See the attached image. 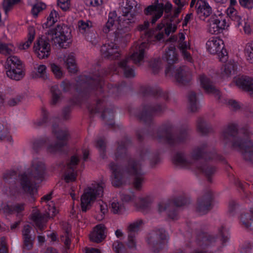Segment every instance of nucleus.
<instances>
[{
	"label": "nucleus",
	"instance_id": "nucleus-45",
	"mask_svg": "<svg viewBox=\"0 0 253 253\" xmlns=\"http://www.w3.org/2000/svg\"><path fill=\"white\" fill-rule=\"evenodd\" d=\"M21 99L22 97L20 96L11 98L7 100V104L9 106H13L18 104L21 101Z\"/></svg>",
	"mask_w": 253,
	"mask_h": 253
},
{
	"label": "nucleus",
	"instance_id": "nucleus-57",
	"mask_svg": "<svg viewBox=\"0 0 253 253\" xmlns=\"http://www.w3.org/2000/svg\"><path fill=\"white\" fill-rule=\"evenodd\" d=\"M31 231L30 227L29 225L25 226L23 230V238L31 237L30 233Z\"/></svg>",
	"mask_w": 253,
	"mask_h": 253
},
{
	"label": "nucleus",
	"instance_id": "nucleus-37",
	"mask_svg": "<svg viewBox=\"0 0 253 253\" xmlns=\"http://www.w3.org/2000/svg\"><path fill=\"white\" fill-rule=\"evenodd\" d=\"M245 53L247 60L249 62L253 64V41L247 44Z\"/></svg>",
	"mask_w": 253,
	"mask_h": 253
},
{
	"label": "nucleus",
	"instance_id": "nucleus-61",
	"mask_svg": "<svg viewBox=\"0 0 253 253\" xmlns=\"http://www.w3.org/2000/svg\"><path fill=\"white\" fill-rule=\"evenodd\" d=\"M192 17V13H188L186 15L184 19V22L183 23V26H185L187 25L190 19H191Z\"/></svg>",
	"mask_w": 253,
	"mask_h": 253
},
{
	"label": "nucleus",
	"instance_id": "nucleus-17",
	"mask_svg": "<svg viewBox=\"0 0 253 253\" xmlns=\"http://www.w3.org/2000/svg\"><path fill=\"white\" fill-rule=\"evenodd\" d=\"M147 48V43L145 42H142L140 44L137 45L133 53L130 57L127 58L129 59L128 62L130 60H132L134 63L140 62L143 59L144 52Z\"/></svg>",
	"mask_w": 253,
	"mask_h": 253
},
{
	"label": "nucleus",
	"instance_id": "nucleus-64",
	"mask_svg": "<svg viewBox=\"0 0 253 253\" xmlns=\"http://www.w3.org/2000/svg\"><path fill=\"white\" fill-rule=\"evenodd\" d=\"M85 253H100L98 250L96 249H85Z\"/></svg>",
	"mask_w": 253,
	"mask_h": 253
},
{
	"label": "nucleus",
	"instance_id": "nucleus-53",
	"mask_svg": "<svg viewBox=\"0 0 253 253\" xmlns=\"http://www.w3.org/2000/svg\"><path fill=\"white\" fill-rule=\"evenodd\" d=\"M123 247V244L118 241H115L113 244V249L117 253H120L122 250Z\"/></svg>",
	"mask_w": 253,
	"mask_h": 253
},
{
	"label": "nucleus",
	"instance_id": "nucleus-59",
	"mask_svg": "<svg viewBox=\"0 0 253 253\" xmlns=\"http://www.w3.org/2000/svg\"><path fill=\"white\" fill-rule=\"evenodd\" d=\"M149 25V22L148 21H145L143 24L139 25L137 27V29L139 31H145L148 28Z\"/></svg>",
	"mask_w": 253,
	"mask_h": 253
},
{
	"label": "nucleus",
	"instance_id": "nucleus-1",
	"mask_svg": "<svg viewBox=\"0 0 253 253\" xmlns=\"http://www.w3.org/2000/svg\"><path fill=\"white\" fill-rule=\"evenodd\" d=\"M45 169V165L42 161L34 160L30 169L20 176V191L34 194L36 189L32 187L31 181L33 179H41L44 174Z\"/></svg>",
	"mask_w": 253,
	"mask_h": 253
},
{
	"label": "nucleus",
	"instance_id": "nucleus-35",
	"mask_svg": "<svg viewBox=\"0 0 253 253\" xmlns=\"http://www.w3.org/2000/svg\"><path fill=\"white\" fill-rule=\"evenodd\" d=\"M21 0H3L2 8L7 14L13 7V6L20 2Z\"/></svg>",
	"mask_w": 253,
	"mask_h": 253
},
{
	"label": "nucleus",
	"instance_id": "nucleus-32",
	"mask_svg": "<svg viewBox=\"0 0 253 253\" xmlns=\"http://www.w3.org/2000/svg\"><path fill=\"white\" fill-rule=\"evenodd\" d=\"M147 241L148 244L153 248L154 252H158L157 249H155V247H160L162 243V242L160 240V238L154 233L151 234L149 236Z\"/></svg>",
	"mask_w": 253,
	"mask_h": 253
},
{
	"label": "nucleus",
	"instance_id": "nucleus-4",
	"mask_svg": "<svg viewBox=\"0 0 253 253\" xmlns=\"http://www.w3.org/2000/svg\"><path fill=\"white\" fill-rule=\"evenodd\" d=\"M48 38L52 43L62 48H66L71 42V34L68 28L58 25L47 32Z\"/></svg>",
	"mask_w": 253,
	"mask_h": 253
},
{
	"label": "nucleus",
	"instance_id": "nucleus-54",
	"mask_svg": "<svg viewBox=\"0 0 253 253\" xmlns=\"http://www.w3.org/2000/svg\"><path fill=\"white\" fill-rule=\"evenodd\" d=\"M99 206L100 211L103 214L106 213L108 211L107 206L106 203L102 201H100L98 203Z\"/></svg>",
	"mask_w": 253,
	"mask_h": 253
},
{
	"label": "nucleus",
	"instance_id": "nucleus-52",
	"mask_svg": "<svg viewBox=\"0 0 253 253\" xmlns=\"http://www.w3.org/2000/svg\"><path fill=\"white\" fill-rule=\"evenodd\" d=\"M253 0H239L240 4L243 7L251 9L253 8Z\"/></svg>",
	"mask_w": 253,
	"mask_h": 253
},
{
	"label": "nucleus",
	"instance_id": "nucleus-55",
	"mask_svg": "<svg viewBox=\"0 0 253 253\" xmlns=\"http://www.w3.org/2000/svg\"><path fill=\"white\" fill-rule=\"evenodd\" d=\"M24 238V242L25 246L28 249H30L32 247V242L31 237H26Z\"/></svg>",
	"mask_w": 253,
	"mask_h": 253
},
{
	"label": "nucleus",
	"instance_id": "nucleus-26",
	"mask_svg": "<svg viewBox=\"0 0 253 253\" xmlns=\"http://www.w3.org/2000/svg\"><path fill=\"white\" fill-rule=\"evenodd\" d=\"M128 58H125L121 60L119 63V66L121 68H124V75L125 77L127 78H132L136 77V74L131 68L127 67L128 64Z\"/></svg>",
	"mask_w": 253,
	"mask_h": 253
},
{
	"label": "nucleus",
	"instance_id": "nucleus-46",
	"mask_svg": "<svg viewBox=\"0 0 253 253\" xmlns=\"http://www.w3.org/2000/svg\"><path fill=\"white\" fill-rule=\"evenodd\" d=\"M58 5L63 10H66L69 8L70 5L69 0H58Z\"/></svg>",
	"mask_w": 253,
	"mask_h": 253
},
{
	"label": "nucleus",
	"instance_id": "nucleus-36",
	"mask_svg": "<svg viewBox=\"0 0 253 253\" xmlns=\"http://www.w3.org/2000/svg\"><path fill=\"white\" fill-rule=\"evenodd\" d=\"M241 23L242 24L240 25V27H237L239 28V30L241 32H242V30H243L245 34H250L253 31L252 23L249 21H243L241 20Z\"/></svg>",
	"mask_w": 253,
	"mask_h": 253
},
{
	"label": "nucleus",
	"instance_id": "nucleus-21",
	"mask_svg": "<svg viewBox=\"0 0 253 253\" xmlns=\"http://www.w3.org/2000/svg\"><path fill=\"white\" fill-rule=\"evenodd\" d=\"M185 39V35L182 33H179L178 40L179 49L181 51L183 57L185 59L190 61L191 60V56L190 53L187 51V50L190 48V45L188 43L184 42Z\"/></svg>",
	"mask_w": 253,
	"mask_h": 253
},
{
	"label": "nucleus",
	"instance_id": "nucleus-56",
	"mask_svg": "<svg viewBox=\"0 0 253 253\" xmlns=\"http://www.w3.org/2000/svg\"><path fill=\"white\" fill-rule=\"evenodd\" d=\"M127 245L128 247L132 248L135 245V239L133 236H129L128 237V242Z\"/></svg>",
	"mask_w": 253,
	"mask_h": 253
},
{
	"label": "nucleus",
	"instance_id": "nucleus-24",
	"mask_svg": "<svg viewBox=\"0 0 253 253\" xmlns=\"http://www.w3.org/2000/svg\"><path fill=\"white\" fill-rule=\"evenodd\" d=\"M35 35V30L34 27L30 26L28 28V39L24 42H20L18 47L20 50H25L28 49L33 42Z\"/></svg>",
	"mask_w": 253,
	"mask_h": 253
},
{
	"label": "nucleus",
	"instance_id": "nucleus-40",
	"mask_svg": "<svg viewBox=\"0 0 253 253\" xmlns=\"http://www.w3.org/2000/svg\"><path fill=\"white\" fill-rule=\"evenodd\" d=\"M51 70L55 76L57 78H62L63 76V72L59 65L54 63L51 64Z\"/></svg>",
	"mask_w": 253,
	"mask_h": 253
},
{
	"label": "nucleus",
	"instance_id": "nucleus-44",
	"mask_svg": "<svg viewBox=\"0 0 253 253\" xmlns=\"http://www.w3.org/2000/svg\"><path fill=\"white\" fill-rule=\"evenodd\" d=\"M223 103L227 104L233 109L236 110L240 107L239 103L233 99H224Z\"/></svg>",
	"mask_w": 253,
	"mask_h": 253
},
{
	"label": "nucleus",
	"instance_id": "nucleus-58",
	"mask_svg": "<svg viewBox=\"0 0 253 253\" xmlns=\"http://www.w3.org/2000/svg\"><path fill=\"white\" fill-rule=\"evenodd\" d=\"M142 183V178L140 177H136L134 181V186L135 188L139 189L141 187Z\"/></svg>",
	"mask_w": 253,
	"mask_h": 253
},
{
	"label": "nucleus",
	"instance_id": "nucleus-18",
	"mask_svg": "<svg viewBox=\"0 0 253 253\" xmlns=\"http://www.w3.org/2000/svg\"><path fill=\"white\" fill-rule=\"evenodd\" d=\"M63 60L67 69L70 73L75 74L77 72L78 68L74 53H66L64 55Z\"/></svg>",
	"mask_w": 253,
	"mask_h": 253
},
{
	"label": "nucleus",
	"instance_id": "nucleus-9",
	"mask_svg": "<svg viewBox=\"0 0 253 253\" xmlns=\"http://www.w3.org/2000/svg\"><path fill=\"white\" fill-rule=\"evenodd\" d=\"M171 9L172 4L170 3L167 2L164 5L163 3L155 0L153 4L148 6L145 9V14L152 16V23L154 24L163 15L164 10L166 13H169Z\"/></svg>",
	"mask_w": 253,
	"mask_h": 253
},
{
	"label": "nucleus",
	"instance_id": "nucleus-20",
	"mask_svg": "<svg viewBox=\"0 0 253 253\" xmlns=\"http://www.w3.org/2000/svg\"><path fill=\"white\" fill-rule=\"evenodd\" d=\"M10 125L5 122H0V140L12 143L13 140L9 134Z\"/></svg>",
	"mask_w": 253,
	"mask_h": 253
},
{
	"label": "nucleus",
	"instance_id": "nucleus-12",
	"mask_svg": "<svg viewBox=\"0 0 253 253\" xmlns=\"http://www.w3.org/2000/svg\"><path fill=\"white\" fill-rule=\"evenodd\" d=\"M196 8L199 18L204 20L212 13V8L205 0H198L196 2Z\"/></svg>",
	"mask_w": 253,
	"mask_h": 253
},
{
	"label": "nucleus",
	"instance_id": "nucleus-62",
	"mask_svg": "<svg viewBox=\"0 0 253 253\" xmlns=\"http://www.w3.org/2000/svg\"><path fill=\"white\" fill-rule=\"evenodd\" d=\"M161 64L158 61H157L156 65L155 66L153 65L152 67V71H153V73L154 74L158 73V71L161 68Z\"/></svg>",
	"mask_w": 253,
	"mask_h": 253
},
{
	"label": "nucleus",
	"instance_id": "nucleus-50",
	"mask_svg": "<svg viewBox=\"0 0 253 253\" xmlns=\"http://www.w3.org/2000/svg\"><path fill=\"white\" fill-rule=\"evenodd\" d=\"M38 73L40 74V75L38 76L39 78H44L46 77V67L44 65H41L38 68Z\"/></svg>",
	"mask_w": 253,
	"mask_h": 253
},
{
	"label": "nucleus",
	"instance_id": "nucleus-13",
	"mask_svg": "<svg viewBox=\"0 0 253 253\" xmlns=\"http://www.w3.org/2000/svg\"><path fill=\"white\" fill-rule=\"evenodd\" d=\"M102 54L105 57L112 59L116 58L120 55V50L116 43L111 42L103 45L100 49Z\"/></svg>",
	"mask_w": 253,
	"mask_h": 253
},
{
	"label": "nucleus",
	"instance_id": "nucleus-16",
	"mask_svg": "<svg viewBox=\"0 0 253 253\" xmlns=\"http://www.w3.org/2000/svg\"><path fill=\"white\" fill-rule=\"evenodd\" d=\"M79 161V157L78 155H75L71 157L70 162L68 166V171L65 173L64 176V180L67 182H72L76 180L77 174L74 171L73 167L77 165Z\"/></svg>",
	"mask_w": 253,
	"mask_h": 253
},
{
	"label": "nucleus",
	"instance_id": "nucleus-31",
	"mask_svg": "<svg viewBox=\"0 0 253 253\" xmlns=\"http://www.w3.org/2000/svg\"><path fill=\"white\" fill-rule=\"evenodd\" d=\"M240 219L242 224L247 228L253 225V208L250 212L242 214Z\"/></svg>",
	"mask_w": 253,
	"mask_h": 253
},
{
	"label": "nucleus",
	"instance_id": "nucleus-49",
	"mask_svg": "<svg viewBox=\"0 0 253 253\" xmlns=\"http://www.w3.org/2000/svg\"><path fill=\"white\" fill-rule=\"evenodd\" d=\"M86 5L97 6L101 4L102 0H84Z\"/></svg>",
	"mask_w": 253,
	"mask_h": 253
},
{
	"label": "nucleus",
	"instance_id": "nucleus-28",
	"mask_svg": "<svg viewBox=\"0 0 253 253\" xmlns=\"http://www.w3.org/2000/svg\"><path fill=\"white\" fill-rule=\"evenodd\" d=\"M226 12L227 16L232 20L236 22V27H239L242 24L241 18L240 16L238 15L236 10L232 6H229L226 10Z\"/></svg>",
	"mask_w": 253,
	"mask_h": 253
},
{
	"label": "nucleus",
	"instance_id": "nucleus-25",
	"mask_svg": "<svg viewBox=\"0 0 253 253\" xmlns=\"http://www.w3.org/2000/svg\"><path fill=\"white\" fill-rule=\"evenodd\" d=\"M113 170V176L112 177V183L115 186L121 185L124 181V174L120 168H114L112 167Z\"/></svg>",
	"mask_w": 253,
	"mask_h": 253
},
{
	"label": "nucleus",
	"instance_id": "nucleus-6",
	"mask_svg": "<svg viewBox=\"0 0 253 253\" xmlns=\"http://www.w3.org/2000/svg\"><path fill=\"white\" fill-rule=\"evenodd\" d=\"M137 3L135 0H125L122 6V16L120 21L123 26L126 27L130 23L137 20Z\"/></svg>",
	"mask_w": 253,
	"mask_h": 253
},
{
	"label": "nucleus",
	"instance_id": "nucleus-48",
	"mask_svg": "<svg viewBox=\"0 0 253 253\" xmlns=\"http://www.w3.org/2000/svg\"><path fill=\"white\" fill-rule=\"evenodd\" d=\"M176 29L177 26L175 24L169 23L165 29L166 34L169 36L170 34L174 32Z\"/></svg>",
	"mask_w": 253,
	"mask_h": 253
},
{
	"label": "nucleus",
	"instance_id": "nucleus-27",
	"mask_svg": "<svg viewBox=\"0 0 253 253\" xmlns=\"http://www.w3.org/2000/svg\"><path fill=\"white\" fill-rule=\"evenodd\" d=\"M38 0H28L29 5H32V13L35 17H36L39 13L45 9L46 5L42 2H37Z\"/></svg>",
	"mask_w": 253,
	"mask_h": 253
},
{
	"label": "nucleus",
	"instance_id": "nucleus-10",
	"mask_svg": "<svg viewBox=\"0 0 253 253\" xmlns=\"http://www.w3.org/2000/svg\"><path fill=\"white\" fill-rule=\"evenodd\" d=\"M230 140H233L232 144L233 148L238 151H242L245 159L253 163V144L250 141H243L240 139H235L232 136H229Z\"/></svg>",
	"mask_w": 253,
	"mask_h": 253
},
{
	"label": "nucleus",
	"instance_id": "nucleus-51",
	"mask_svg": "<svg viewBox=\"0 0 253 253\" xmlns=\"http://www.w3.org/2000/svg\"><path fill=\"white\" fill-rule=\"evenodd\" d=\"M121 16L120 17L119 20V27H118L117 30L115 31V38H118L119 37V34H122V29L126 28V30H127V28L129 26V25L131 24H129L126 27H125L123 25L122 23L120 21Z\"/></svg>",
	"mask_w": 253,
	"mask_h": 253
},
{
	"label": "nucleus",
	"instance_id": "nucleus-33",
	"mask_svg": "<svg viewBox=\"0 0 253 253\" xmlns=\"http://www.w3.org/2000/svg\"><path fill=\"white\" fill-rule=\"evenodd\" d=\"M78 26L79 32L82 34H84L92 27V23L89 20H81L78 21Z\"/></svg>",
	"mask_w": 253,
	"mask_h": 253
},
{
	"label": "nucleus",
	"instance_id": "nucleus-7",
	"mask_svg": "<svg viewBox=\"0 0 253 253\" xmlns=\"http://www.w3.org/2000/svg\"><path fill=\"white\" fill-rule=\"evenodd\" d=\"M7 67L6 76L11 79H20L25 75L24 66L20 59L16 56H9L6 61Z\"/></svg>",
	"mask_w": 253,
	"mask_h": 253
},
{
	"label": "nucleus",
	"instance_id": "nucleus-39",
	"mask_svg": "<svg viewBox=\"0 0 253 253\" xmlns=\"http://www.w3.org/2000/svg\"><path fill=\"white\" fill-rule=\"evenodd\" d=\"M68 138V134L65 132L61 131L57 135L58 143L55 146L58 148L66 144V140Z\"/></svg>",
	"mask_w": 253,
	"mask_h": 253
},
{
	"label": "nucleus",
	"instance_id": "nucleus-3",
	"mask_svg": "<svg viewBox=\"0 0 253 253\" xmlns=\"http://www.w3.org/2000/svg\"><path fill=\"white\" fill-rule=\"evenodd\" d=\"M103 184L102 182L95 183L86 187L81 197V208L83 211H86L92 206L96 196L102 194Z\"/></svg>",
	"mask_w": 253,
	"mask_h": 253
},
{
	"label": "nucleus",
	"instance_id": "nucleus-19",
	"mask_svg": "<svg viewBox=\"0 0 253 253\" xmlns=\"http://www.w3.org/2000/svg\"><path fill=\"white\" fill-rule=\"evenodd\" d=\"M106 229L104 225H96L90 233V239L94 242H100L105 238Z\"/></svg>",
	"mask_w": 253,
	"mask_h": 253
},
{
	"label": "nucleus",
	"instance_id": "nucleus-11",
	"mask_svg": "<svg viewBox=\"0 0 253 253\" xmlns=\"http://www.w3.org/2000/svg\"><path fill=\"white\" fill-rule=\"evenodd\" d=\"M34 51L40 59L47 58L50 51V45L42 38H39L34 43Z\"/></svg>",
	"mask_w": 253,
	"mask_h": 253
},
{
	"label": "nucleus",
	"instance_id": "nucleus-30",
	"mask_svg": "<svg viewBox=\"0 0 253 253\" xmlns=\"http://www.w3.org/2000/svg\"><path fill=\"white\" fill-rule=\"evenodd\" d=\"M116 14L114 12H110L109 14L108 20L103 28V31L105 33H108L114 29Z\"/></svg>",
	"mask_w": 253,
	"mask_h": 253
},
{
	"label": "nucleus",
	"instance_id": "nucleus-42",
	"mask_svg": "<svg viewBox=\"0 0 253 253\" xmlns=\"http://www.w3.org/2000/svg\"><path fill=\"white\" fill-rule=\"evenodd\" d=\"M3 45V51L2 53L4 54H11L15 52V48L14 46L12 43H2Z\"/></svg>",
	"mask_w": 253,
	"mask_h": 253
},
{
	"label": "nucleus",
	"instance_id": "nucleus-60",
	"mask_svg": "<svg viewBox=\"0 0 253 253\" xmlns=\"http://www.w3.org/2000/svg\"><path fill=\"white\" fill-rule=\"evenodd\" d=\"M55 87L51 89V91L52 92V102L53 103H55L58 99L59 98V94L58 93V91L57 92L56 91H54L53 89Z\"/></svg>",
	"mask_w": 253,
	"mask_h": 253
},
{
	"label": "nucleus",
	"instance_id": "nucleus-23",
	"mask_svg": "<svg viewBox=\"0 0 253 253\" xmlns=\"http://www.w3.org/2000/svg\"><path fill=\"white\" fill-rule=\"evenodd\" d=\"M234 83L239 88L248 91L253 97V80H234Z\"/></svg>",
	"mask_w": 253,
	"mask_h": 253
},
{
	"label": "nucleus",
	"instance_id": "nucleus-22",
	"mask_svg": "<svg viewBox=\"0 0 253 253\" xmlns=\"http://www.w3.org/2000/svg\"><path fill=\"white\" fill-rule=\"evenodd\" d=\"M201 84L202 87L207 93L212 94L216 99L218 100L220 99V92L219 90L214 88L211 84L210 80H201Z\"/></svg>",
	"mask_w": 253,
	"mask_h": 253
},
{
	"label": "nucleus",
	"instance_id": "nucleus-15",
	"mask_svg": "<svg viewBox=\"0 0 253 253\" xmlns=\"http://www.w3.org/2000/svg\"><path fill=\"white\" fill-rule=\"evenodd\" d=\"M237 65L233 62H230L226 64L224 69L221 73V77L222 78H231L233 79H249L246 78L237 77L236 69Z\"/></svg>",
	"mask_w": 253,
	"mask_h": 253
},
{
	"label": "nucleus",
	"instance_id": "nucleus-34",
	"mask_svg": "<svg viewBox=\"0 0 253 253\" xmlns=\"http://www.w3.org/2000/svg\"><path fill=\"white\" fill-rule=\"evenodd\" d=\"M189 108L192 112L196 111L199 108L196 95L194 93H190L188 97Z\"/></svg>",
	"mask_w": 253,
	"mask_h": 253
},
{
	"label": "nucleus",
	"instance_id": "nucleus-5",
	"mask_svg": "<svg viewBox=\"0 0 253 253\" xmlns=\"http://www.w3.org/2000/svg\"><path fill=\"white\" fill-rule=\"evenodd\" d=\"M207 31L211 35H218L224 31L228 30L229 22L226 19L224 14L217 12L208 19Z\"/></svg>",
	"mask_w": 253,
	"mask_h": 253
},
{
	"label": "nucleus",
	"instance_id": "nucleus-29",
	"mask_svg": "<svg viewBox=\"0 0 253 253\" xmlns=\"http://www.w3.org/2000/svg\"><path fill=\"white\" fill-rule=\"evenodd\" d=\"M59 18L58 12L53 9L50 12L47 18L46 21L43 24L42 27L43 28H47L53 25Z\"/></svg>",
	"mask_w": 253,
	"mask_h": 253
},
{
	"label": "nucleus",
	"instance_id": "nucleus-8",
	"mask_svg": "<svg viewBox=\"0 0 253 253\" xmlns=\"http://www.w3.org/2000/svg\"><path fill=\"white\" fill-rule=\"evenodd\" d=\"M207 51L211 54H217L221 61L226 59L227 51L223 40L218 37H211L206 42Z\"/></svg>",
	"mask_w": 253,
	"mask_h": 253
},
{
	"label": "nucleus",
	"instance_id": "nucleus-14",
	"mask_svg": "<svg viewBox=\"0 0 253 253\" xmlns=\"http://www.w3.org/2000/svg\"><path fill=\"white\" fill-rule=\"evenodd\" d=\"M123 199L113 198L110 202V208L111 211L115 214H120L123 212L125 209L123 200L129 201L131 200L130 196L125 195Z\"/></svg>",
	"mask_w": 253,
	"mask_h": 253
},
{
	"label": "nucleus",
	"instance_id": "nucleus-41",
	"mask_svg": "<svg viewBox=\"0 0 253 253\" xmlns=\"http://www.w3.org/2000/svg\"><path fill=\"white\" fill-rule=\"evenodd\" d=\"M48 211L47 215L49 217H52L55 216L58 212V210L56 209L55 204L53 202H49L47 204Z\"/></svg>",
	"mask_w": 253,
	"mask_h": 253
},
{
	"label": "nucleus",
	"instance_id": "nucleus-47",
	"mask_svg": "<svg viewBox=\"0 0 253 253\" xmlns=\"http://www.w3.org/2000/svg\"><path fill=\"white\" fill-rule=\"evenodd\" d=\"M185 159L183 155L177 154L173 158V162L177 165H182L184 164Z\"/></svg>",
	"mask_w": 253,
	"mask_h": 253
},
{
	"label": "nucleus",
	"instance_id": "nucleus-63",
	"mask_svg": "<svg viewBox=\"0 0 253 253\" xmlns=\"http://www.w3.org/2000/svg\"><path fill=\"white\" fill-rule=\"evenodd\" d=\"M96 146L100 150H103L105 147V143L103 141L99 140L97 141Z\"/></svg>",
	"mask_w": 253,
	"mask_h": 253
},
{
	"label": "nucleus",
	"instance_id": "nucleus-2",
	"mask_svg": "<svg viewBox=\"0 0 253 253\" xmlns=\"http://www.w3.org/2000/svg\"><path fill=\"white\" fill-rule=\"evenodd\" d=\"M163 58L170 65L165 70V74L168 77H174L177 79L187 78L190 75L189 69L185 66L177 68L172 65L178 61L177 55L175 52V48L174 46H170L169 49L166 51Z\"/></svg>",
	"mask_w": 253,
	"mask_h": 253
},
{
	"label": "nucleus",
	"instance_id": "nucleus-43",
	"mask_svg": "<svg viewBox=\"0 0 253 253\" xmlns=\"http://www.w3.org/2000/svg\"><path fill=\"white\" fill-rule=\"evenodd\" d=\"M142 221L138 220L130 223L128 226V230L130 232H135L139 230L142 225Z\"/></svg>",
	"mask_w": 253,
	"mask_h": 253
},
{
	"label": "nucleus",
	"instance_id": "nucleus-38",
	"mask_svg": "<svg viewBox=\"0 0 253 253\" xmlns=\"http://www.w3.org/2000/svg\"><path fill=\"white\" fill-rule=\"evenodd\" d=\"M239 251L241 253H252L253 252V247L248 241L243 242L240 245Z\"/></svg>",
	"mask_w": 253,
	"mask_h": 253
}]
</instances>
